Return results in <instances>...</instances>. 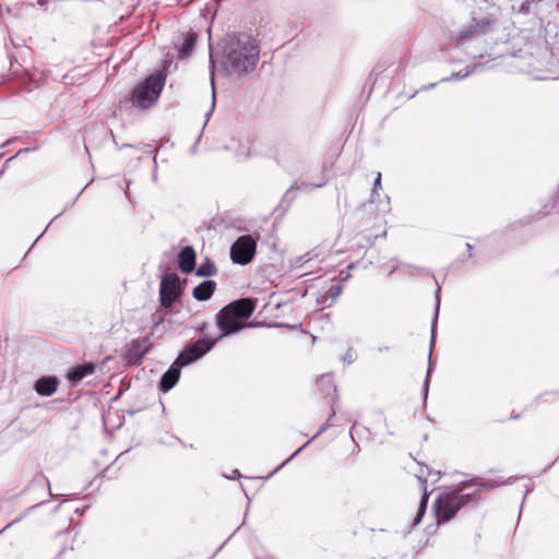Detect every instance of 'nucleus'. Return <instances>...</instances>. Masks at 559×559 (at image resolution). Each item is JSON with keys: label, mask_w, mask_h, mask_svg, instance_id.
I'll return each instance as SVG.
<instances>
[{"label": "nucleus", "mask_w": 559, "mask_h": 559, "mask_svg": "<svg viewBox=\"0 0 559 559\" xmlns=\"http://www.w3.org/2000/svg\"><path fill=\"white\" fill-rule=\"evenodd\" d=\"M504 483L498 479L473 478L460 483L453 490L440 493L433 504L437 522L450 521L463 506L472 501L473 496L493 489Z\"/></svg>", "instance_id": "nucleus-1"}, {"label": "nucleus", "mask_w": 559, "mask_h": 559, "mask_svg": "<svg viewBox=\"0 0 559 559\" xmlns=\"http://www.w3.org/2000/svg\"><path fill=\"white\" fill-rule=\"evenodd\" d=\"M222 64L239 73L253 71L259 61V45L248 34H228L222 40Z\"/></svg>", "instance_id": "nucleus-2"}, {"label": "nucleus", "mask_w": 559, "mask_h": 559, "mask_svg": "<svg viewBox=\"0 0 559 559\" xmlns=\"http://www.w3.org/2000/svg\"><path fill=\"white\" fill-rule=\"evenodd\" d=\"M255 310V304L250 298H242L223 307L216 314V324L221 330L217 341L225 336L242 330L246 324L242 322L248 319Z\"/></svg>", "instance_id": "nucleus-3"}, {"label": "nucleus", "mask_w": 559, "mask_h": 559, "mask_svg": "<svg viewBox=\"0 0 559 559\" xmlns=\"http://www.w3.org/2000/svg\"><path fill=\"white\" fill-rule=\"evenodd\" d=\"M166 76L163 72L153 73L147 76L142 83L134 87L132 92V104L142 109L150 108L157 102L164 85Z\"/></svg>", "instance_id": "nucleus-4"}, {"label": "nucleus", "mask_w": 559, "mask_h": 559, "mask_svg": "<svg viewBox=\"0 0 559 559\" xmlns=\"http://www.w3.org/2000/svg\"><path fill=\"white\" fill-rule=\"evenodd\" d=\"M217 338H211L207 336L200 337L192 345L186 347L176 358L175 364L179 367L187 366L202 356H204L207 352L212 349V347L216 344Z\"/></svg>", "instance_id": "nucleus-5"}, {"label": "nucleus", "mask_w": 559, "mask_h": 559, "mask_svg": "<svg viewBox=\"0 0 559 559\" xmlns=\"http://www.w3.org/2000/svg\"><path fill=\"white\" fill-rule=\"evenodd\" d=\"M257 250V242L250 235L240 236L230 247V259L235 264L250 263Z\"/></svg>", "instance_id": "nucleus-6"}, {"label": "nucleus", "mask_w": 559, "mask_h": 559, "mask_svg": "<svg viewBox=\"0 0 559 559\" xmlns=\"http://www.w3.org/2000/svg\"><path fill=\"white\" fill-rule=\"evenodd\" d=\"M182 294L179 276L167 273L162 277L159 285V301L164 308H169Z\"/></svg>", "instance_id": "nucleus-7"}, {"label": "nucleus", "mask_w": 559, "mask_h": 559, "mask_svg": "<svg viewBox=\"0 0 559 559\" xmlns=\"http://www.w3.org/2000/svg\"><path fill=\"white\" fill-rule=\"evenodd\" d=\"M151 348V341L148 337L135 338L131 342L128 357L134 365H141L143 357Z\"/></svg>", "instance_id": "nucleus-8"}, {"label": "nucleus", "mask_w": 559, "mask_h": 559, "mask_svg": "<svg viewBox=\"0 0 559 559\" xmlns=\"http://www.w3.org/2000/svg\"><path fill=\"white\" fill-rule=\"evenodd\" d=\"M59 381L57 377L55 376H44L40 377L36 382L34 383V390L36 393L40 396H51L55 394L58 390Z\"/></svg>", "instance_id": "nucleus-9"}, {"label": "nucleus", "mask_w": 559, "mask_h": 559, "mask_svg": "<svg viewBox=\"0 0 559 559\" xmlns=\"http://www.w3.org/2000/svg\"><path fill=\"white\" fill-rule=\"evenodd\" d=\"M195 251L192 247L187 246L181 249L178 254L179 269L182 273L189 274L195 266Z\"/></svg>", "instance_id": "nucleus-10"}, {"label": "nucleus", "mask_w": 559, "mask_h": 559, "mask_svg": "<svg viewBox=\"0 0 559 559\" xmlns=\"http://www.w3.org/2000/svg\"><path fill=\"white\" fill-rule=\"evenodd\" d=\"M95 369L96 366L93 362H85L83 365L75 366L69 370L67 379L72 383H78L85 377L93 374Z\"/></svg>", "instance_id": "nucleus-11"}, {"label": "nucleus", "mask_w": 559, "mask_h": 559, "mask_svg": "<svg viewBox=\"0 0 559 559\" xmlns=\"http://www.w3.org/2000/svg\"><path fill=\"white\" fill-rule=\"evenodd\" d=\"M492 20L489 17H481L480 20H477L476 17H473V25L468 29H463L460 32L459 40H463L469 36H474L476 34H480L486 32L487 27L490 26Z\"/></svg>", "instance_id": "nucleus-12"}, {"label": "nucleus", "mask_w": 559, "mask_h": 559, "mask_svg": "<svg viewBox=\"0 0 559 559\" xmlns=\"http://www.w3.org/2000/svg\"><path fill=\"white\" fill-rule=\"evenodd\" d=\"M216 289V283L212 280H206L195 286L192 290V296L199 301L209 300Z\"/></svg>", "instance_id": "nucleus-13"}, {"label": "nucleus", "mask_w": 559, "mask_h": 559, "mask_svg": "<svg viewBox=\"0 0 559 559\" xmlns=\"http://www.w3.org/2000/svg\"><path fill=\"white\" fill-rule=\"evenodd\" d=\"M180 377V367L174 362V365L163 374L159 383V388L163 392H168L178 382Z\"/></svg>", "instance_id": "nucleus-14"}, {"label": "nucleus", "mask_w": 559, "mask_h": 559, "mask_svg": "<svg viewBox=\"0 0 559 559\" xmlns=\"http://www.w3.org/2000/svg\"><path fill=\"white\" fill-rule=\"evenodd\" d=\"M417 479L420 483V487L423 489V496H421V499L419 502V508H418L417 514L414 519V525H417L420 523V521L426 512L428 498H429V493L427 492V479L424 478L421 475H417Z\"/></svg>", "instance_id": "nucleus-15"}, {"label": "nucleus", "mask_w": 559, "mask_h": 559, "mask_svg": "<svg viewBox=\"0 0 559 559\" xmlns=\"http://www.w3.org/2000/svg\"><path fill=\"white\" fill-rule=\"evenodd\" d=\"M182 39L183 43L178 46L179 58H186L191 55L197 43V34L193 32H188L187 34L182 35Z\"/></svg>", "instance_id": "nucleus-16"}, {"label": "nucleus", "mask_w": 559, "mask_h": 559, "mask_svg": "<svg viewBox=\"0 0 559 559\" xmlns=\"http://www.w3.org/2000/svg\"><path fill=\"white\" fill-rule=\"evenodd\" d=\"M318 385L325 395H331L336 392V385L331 374L321 376L318 380Z\"/></svg>", "instance_id": "nucleus-17"}, {"label": "nucleus", "mask_w": 559, "mask_h": 559, "mask_svg": "<svg viewBox=\"0 0 559 559\" xmlns=\"http://www.w3.org/2000/svg\"><path fill=\"white\" fill-rule=\"evenodd\" d=\"M217 273V269L213 262L209 259L201 262L197 267L195 274L201 277L214 276Z\"/></svg>", "instance_id": "nucleus-18"}, {"label": "nucleus", "mask_w": 559, "mask_h": 559, "mask_svg": "<svg viewBox=\"0 0 559 559\" xmlns=\"http://www.w3.org/2000/svg\"><path fill=\"white\" fill-rule=\"evenodd\" d=\"M381 189H382L381 173H377V176L374 178L373 186H372V189H371L370 202H372V203L376 202V198L379 197V191Z\"/></svg>", "instance_id": "nucleus-19"}, {"label": "nucleus", "mask_w": 559, "mask_h": 559, "mask_svg": "<svg viewBox=\"0 0 559 559\" xmlns=\"http://www.w3.org/2000/svg\"><path fill=\"white\" fill-rule=\"evenodd\" d=\"M317 253L313 252H307L306 254L299 255L294 260V265L296 267H302L308 262H310L314 257H317Z\"/></svg>", "instance_id": "nucleus-20"}, {"label": "nucleus", "mask_w": 559, "mask_h": 559, "mask_svg": "<svg viewBox=\"0 0 559 559\" xmlns=\"http://www.w3.org/2000/svg\"><path fill=\"white\" fill-rule=\"evenodd\" d=\"M341 294H342V286L340 285V283L331 284L330 287L326 290V296L332 301H335Z\"/></svg>", "instance_id": "nucleus-21"}, {"label": "nucleus", "mask_w": 559, "mask_h": 559, "mask_svg": "<svg viewBox=\"0 0 559 559\" xmlns=\"http://www.w3.org/2000/svg\"><path fill=\"white\" fill-rule=\"evenodd\" d=\"M469 74H471V72H468V71H466L464 73H462V72H453L451 74V76L441 79V82H449V81H453V80L465 79Z\"/></svg>", "instance_id": "nucleus-22"}, {"label": "nucleus", "mask_w": 559, "mask_h": 559, "mask_svg": "<svg viewBox=\"0 0 559 559\" xmlns=\"http://www.w3.org/2000/svg\"><path fill=\"white\" fill-rule=\"evenodd\" d=\"M438 312L435 316V319L431 323V338H430V350L432 349L436 342V325H437ZM431 358V353L429 354V359Z\"/></svg>", "instance_id": "nucleus-23"}, {"label": "nucleus", "mask_w": 559, "mask_h": 559, "mask_svg": "<svg viewBox=\"0 0 559 559\" xmlns=\"http://www.w3.org/2000/svg\"><path fill=\"white\" fill-rule=\"evenodd\" d=\"M310 441L306 442L304 445H301L299 449H297L285 462H283V464L281 466H278L275 471L277 472L278 469H281L285 464H287L292 459H294L296 455H298L308 444H309Z\"/></svg>", "instance_id": "nucleus-24"}, {"label": "nucleus", "mask_w": 559, "mask_h": 559, "mask_svg": "<svg viewBox=\"0 0 559 559\" xmlns=\"http://www.w3.org/2000/svg\"><path fill=\"white\" fill-rule=\"evenodd\" d=\"M355 359H356V356H355L354 352L349 348L346 352V354L344 355L343 360L346 365H350L354 362Z\"/></svg>", "instance_id": "nucleus-25"}, {"label": "nucleus", "mask_w": 559, "mask_h": 559, "mask_svg": "<svg viewBox=\"0 0 559 559\" xmlns=\"http://www.w3.org/2000/svg\"><path fill=\"white\" fill-rule=\"evenodd\" d=\"M335 416V411H333L332 415L328 418L326 423L320 428V430L313 436L312 440L316 439L319 435H321L330 425L332 418Z\"/></svg>", "instance_id": "nucleus-26"}, {"label": "nucleus", "mask_w": 559, "mask_h": 559, "mask_svg": "<svg viewBox=\"0 0 559 559\" xmlns=\"http://www.w3.org/2000/svg\"><path fill=\"white\" fill-rule=\"evenodd\" d=\"M211 67H212V70H211V84H212V90H213V102H212V107L214 106V102H215V92H214V60H213V56L211 55Z\"/></svg>", "instance_id": "nucleus-27"}, {"label": "nucleus", "mask_w": 559, "mask_h": 559, "mask_svg": "<svg viewBox=\"0 0 559 559\" xmlns=\"http://www.w3.org/2000/svg\"><path fill=\"white\" fill-rule=\"evenodd\" d=\"M436 285H438L436 294H435V297H436V309H437V312H438L439 311V307H440V290H441V287L439 285V282H436Z\"/></svg>", "instance_id": "nucleus-28"}, {"label": "nucleus", "mask_w": 559, "mask_h": 559, "mask_svg": "<svg viewBox=\"0 0 559 559\" xmlns=\"http://www.w3.org/2000/svg\"><path fill=\"white\" fill-rule=\"evenodd\" d=\"M382 213L390 212V199L389 197H385V203L383 207L380 210Z\"/></svg>", "instance_id": "nucleus-29"}, {"label": "nucleus", "mask_w": 559, "mask_h": 559, "mask_svg": "<svg viewBox=\"0 0 559 559\" xmlns=\"http://www.w3.org/2000/svg\"><path fill=\"white\" fill-rule=\"evenodd\" d=\"M429 374H430V368H428V371H427V376H426V381L424 383V391H425V394L427 395V392H428V379H429Z\"/></svg>", "instance_id": "nucleus-30"}, {"label": "nucleus", "mask_w": 559, "mask_h": 559, "mask_svg": "<svg viewBox=\"0 0 559 559\" xmlns=\"http://www.w3.org/2000/svg\"><path fill=\"white\" fill-rule=\"evenodd\" d=\"M37 4H38L39 7H41V8H47L48 2H47V0H38V1H37Z\"/></svg>", "instance_id": "nucleus-31"}, {"label": "nucleus", "mask_w": 559, "mask_h": 559, "mask_svg": "<svg viewBox=\"0 0 559 559\" xmlns=\"http://www.w3.org/2000/svg\"><path fill=\"white\" fill-rule=\"evenodd\" d=\"M239 476H240L239 471H238V469H235V471L233 472V475H231L229 478L235 479V478H237V477H239Z\"/></svg>", "instance_id": "nucleus-32"}, {"label": "nucleus", "mask_w": 559, "mask_h": 559, "mask_svg": "<svg viewBox=\"0 0 559 559\" xmlns=\"http://www.w3.org/2000/svg\"><path fill=\"white\" fill-rule=\"evenodd\" d=\"M466 249L468 251V257L471 258L472 257L473 246L471 243H466Z\"/></svg>", "instance_id": "nucleus-33"}, {"label": "nucleus", "mask_w": 559, "mask_h": 559, "mask_svg": "<svg viewBox=\"0 0 559 559\" xmlns=\"http://www.w3.org/2000/svg\"><path fill=\"white\" fill-rule=\"evenodd\" d=\"M436 85H437L436 83H431V84H429L427 86H424L423 90H429V88L435 87Z\"/></svg>", "instance_id": "nucleus-34"}, {"label": "nucleus", "mask_w": 559, "mask_h": 559, "mask_svg": "<svg viewBox=\"0 0 559 559\" xmlns=\"http://www.w3.org/2000/svg\"><path fill=\"white\" fill-rule=\"evenodd\" d=\"M206 328V323H203L202 326L200 328L201 331H204Z\"/></svg>", "instance_id": "nucleus-35"}, {"label": "nucleus", "mask_w": 559, "mask_h": 559, "mask_svg": "<svg viewBox=\"0 0 559 559\" xmlns=\"http://www.w3.org/2000/svg\"><path fill=\"white\" fill-rule=\"evenodd\" d=\"M379 350H389V347H379Z\"/></svg>", "instance_id": "nucleus-36"}, {"label": "nucleus", "mask_w": 559, "mask_h": 559, "mask_svg": "<svg viewBox=\"0 0 559 559\" xmlns=\"http://www.w3.org/2000/svg\"><path fill=\"white\" fill-rule=\"evenodd\" d=\"M379 350H389V347H379Z\"/></svg>", "instance_id": "nucleus-37"}, {"label": "nucleus", "mask_w": 559, "mask_h": 559, "mask_svg": "<svg viewBox=\"0 0 559 559\" xmlns=\"http://www.w3.org/2000/svg\"><path fill=\"white\" fill-rule=\"evenodd\" d=\"M379 350H389V347H379Z\"/></svg>", "instance_id": "nucleus-38"}]
</instances>
